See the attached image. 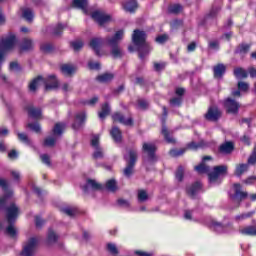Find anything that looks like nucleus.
Wrapping results in <instances>:
<instances>
[{"label": "nucleus", "instance_id": "obj_1", "mask_svg": "<svg viewBox=\"0 0 256 256\" xmlns=\"http://www.w3.org/2000/svg\"><path fill=\"white\" fill-rule=\"evenodd\" d=\"M4 209L6 221L8 226L6 228V233L10 237H17V228H15V221L19 217V207L15 203H9V196L4 195L0 198V211Z\"/></svg>", "mask_w": 256, "mask_h": 256}, {"label": "nucleus", "instance_id": "obj_2", "mask_svg": "<svg viewBox=\"0 0 256 256\" xmlns=\"http://www.w3.org/2000/svg\"><path fill=\"white\" fill-rule=\"evenodd\" d=\"M125 32L123 30H118L113 36H107L105 38V43L107 47H110V53L113 59H121L125 55L119 43L123 40Z\"/></svg>", "mask_w": 256, "mask_h": 256}, {"label": "nucleus", "instance_id": "obj_3", "mask_svg": "<svg viewBox=\"0 0 256 256\" xmlns=\"http://www.w3.org/2000/svg\"><path fill=\"white\" fill-rule=\"evenodd\" d=\"M147 34L145 31L134 30L132 34V41L136 47H138V53L140 59H145L149 53H151L152 49L149 43L146 41Z\"/></svg>", "mask_w": 256, "mask_h": 256}, {"label": "nucleus", "instance_id": "obj_4", "mask_svg": "<svg viewBox=\"0 0 256 256\" xmlns=\"http://www.w3.org/2000/svg\"><path fill=\"white\" fill-rule=\"evenodd\" d=\"M37 245H39V239L37 237H31L27 239L22 246L21 256H35L37 251Z\"/></svg>", "mask_w": 256, "mask_h": 256}, {"label": "nucleus", "instance_id": "obj_5", "mask_svg": "<svg viewBox=\"0 0 256 256\" xmlns=\"http://www.w3.org/2000/svg\"><path fill=\"white\" fill-rule=\"evenodd\" d=\"M91 17L96 21V23H98V25H100V27H105V25L113 21V17L111 15L99 10L94 11L91 14Z\"/></svg>", "mask_w": 256, "mask_h": 256}, {"label": "nucleus", "instance_id": "obj_6", "mask_svg": "<svg viewBox=\"0 0 256 256\" xmlns=\"http://www.w3.org/2000/svg\"><path fill=\"white\" fill-rule=\"evenodd\" d=\"M100 137L99 135H94L91 139V147L94 149L92 154L93 159H103L105 157V152L100 145Z\"/></svg>", "mask_w": 256, "mask_h": 256}, {"label": "nucleus", "instance_id": "obj_7", "mask_svg": "<svg viewBox=\"0 0 256 256\" xmlns=\"http://www.w3.org/2000/svg\"><path fill=\"white\" fill-rule=\"evenodd\" d=\"M128 155L129 160L126 168L124 169L125 177H131L133 175V169L135 167V163H137V150H129Z\"/></svg>", "mask_w": 256, "mask_h": 256}, {"label": "nucleus", "instance_id": "obj_8", "mask_svg": "<svg viewBox=\"0 0 256 256\" xmlns=\"http://www.w3.org/2000/svg\"><path fill=\"white\" fill-rule=\"evenodd\" d=\"M227 169L228 168L225 165L215 166L213 172L208 174L210 183H215L221 175H227Z\"/></svg>", "mask_w": 256, "mask_h": 256}, {"label": "nucleus", "instance_id": "obj_9", "mask_svg": "<svg viewBox=\"0 0 256 256\" xmlns=\"http://www.w3.org/2000/svg\"><path fill=\"white\" fill-rule=\"evenodd\" d=\"M224 107H226L227 113H231L232 115H237L239 113V102H237L235 99L228 97L224 101Z\"/></svg>", "mask_w": 256, "mask_h": 256}, {"label": "nucleus", "instance_id": "obj_10", "mask_svg": "<svg viewBox=\"0 0 256 256\" xmlns=\"http://www.w3.org/2000/svg\"><path fill=\"white\" fill-rule=\"evenodd\" d=\"M247 195V192L241 191V184L236 183L234 184V195H231L230 197L232 201H234V203H237V205H239L242 199H247Z\"/></svg>", "mask_w": 256, "mask_h": 256}, {"label": "nucleus", "instance_id": "obj_11", "mask_svg": "<svg viewBox=\"0 0 256 256\" xmlns=\"http://www.w3.org/2000/svg\"><path fill=\"white\" fill-rule=\"evenodd\" d=\"M84 193H91V191H101L103 185L99 184L97 180L87 179L86 184L82 186Z\"/></svg>", "mask_w": 256, "mask_h": 256}, {"label": "nucleus", "instance_id": "obj_12", "mask_svg": "<svg viewBox=\"0 0 256 256\" xmlns=\"http://www.w3.org/2000/svg\"><path fill=\"white\" fill-rule=\"evenodd\" d=\"M204 117L207 121H219L221 119V110L217 106H211Z\"/></svg>", "mask_w": 256, "mask_h": 256}, {"label": "nucleus", "instance_id": "obj_13", "mask_svg": "<svg viewBox=\"0 0 256 256\" xmlns=\"http://www.w3.org/2000/svg\"><path fill=\"white\" fill-rule=\"evenodd\" d=\"M143 153H147L149 161H155V151L157 147L153 143L144 142L142 145Z\"/></svg>", "mask_w": 256, "mask_h": 256}, {"label": "nucleus", "instance_id": "obj_14", "mask_svg": "<svg viewBox=\"0 0 256 256\" xmlns=\"http://www.w3.org/2000/svg\"><path fill=\"white\" fill-rule=\"evenodd\" d=\"M85 121H87V114L85 112H79L75 115V121L72 124V129L75 131L81 129V127L85 124Z\"/></svg>", "mask_w": 256, "mask_h": 256}, {"label": "nucleus", "instance_id": "obj_15", "mask_svg": "<svg viewBox=\"0 0 256 256\" xmlns=\"http://www.w3.org/2000/svg\"><path fill=\"white\" fill-rule=\"evenodd\" d=\"M43 82L46 91H49V89H57V87H59V81H57V76H55V74L49 75L48 77L44 78Z\"/></svg>", "mask_w": 256, "mask_h": 256}, {"label": "nucleus", "instance_id": "obj_16", "mask_svg": "<svg viewBox=\"0 0 256 256\" xmlns=\"http://www.w3.org/2000/svg\"><path fill=\"white\" fill-rule=\"evenodd\" d=\"M112 119L113 121L121 123L122 125H127V126L133 125V118L128 117L127 119H125V116L120 112L114 113L112 115Z\"/></svg>", "mask_w": 256, "mask_h": 256}, {"label": "nucleus", "instance_id": "obj_17", "mask_svg": "<svg viewBox=\"0 0 256 256\" xmlns=\"http://www.w3.org/2000/svg\"><path fill=\"white\" fill-rule=\"evenodd\" d=\"M25 111H27L29 117H32V119H41V108H36L31 104H28L25 106Z\"/></svg>", "mask_w": 256, "mask_h": 256}, {"label": "nucleus", "instance_id": "obj_18", "mask_svg": "<svg viewBox=\"0 0 256 256\" xmlns=\"http://www.w3.org/2000/svg\"><path fill=\"white\" fill-rule=\"evenodd\" d=\"M91 49L95 51L96 55H101V45H103V38H93L89 43Z\"/></svg>", "mask_w": 256, "mask_h": 256}, {"label": "nucleus", "instance_id": "obj_19", "mask_svg": "<svg viewBox=\"0 0 256 256\" xmlns=\"http://www.w3.org/2000/svg\"><path fill=\"white\" fill-rule=\"evenodd\" d=\"M234 149L235 146L233 145V142H225L224 144L220 145L219 153L222 155H231Z\"/></svg>", "mask_w": 256, "mask_h": 256}, {"label": "nucleus", "instance_id": "obj_20", "mask_svg": "<svg viewBox=\"0 0 256 256\" xmlns=\"http://www.w3.org/2000/svg\"><path fill=\"white\" fill-rule=\"evenodd\" d=\"M201 191V183L196 182L187 188V195L191 197V199H195L197 197V193Z\"/></svg>", "mask_w": 256, "mask_h": 256}, {"label": "nucleus", "instance_id": "obj_21", "mask_svg": "<svg viewBox=\"0 0 256 256\" xmlns=\"http://www.w3.org/2000/svg\"><path fill=\"white\" fill-rule=\"evenodd\" d=\"M44 78L41 76H38L37 78L33 79L29 84V91L32 93H35L37 89L40 87V85H44Z\"/></svg>", "mask_w": 256, "mask_h": 256}, {"label": "nucleus", "instance_id": "obj_22", "mask_svg": "<svg viewBox=\"0 0 256 256\" xmlns=\"http://www.w3.org/2000/svg\"><path fill=\"white\" fill-rule=\"evenodd\" d=\"M59 239V235L53 231V229L48 230L47 239H46V245L48 247H51V245H55Z\"/></svg>", "mask_w": 256, "mask_h": 256}, {"label": "nucleus", "instance_id": "obj_23", "mask_svg": "<svg viewBox=\"0 0 256 256\" xmlns=\"http://www.w3.org/2000/svg\"><path fill=\"white\" fill-rule=\"evenodd\" d=\"M241 235H247L249 237H256V226H247L239 229Z\"/></svg>", "mask_w": 256, "mask_h": 256}, {"label": "nucleus", "instance_id": "obj_24", "mask_svg": "<svg viewBox=\"0 0 256 256\" xmlns=\"http://www.w3.org/2000/svg\"><path fill=\"white\" fill-rule=\"evenodd\" d=\"M226 67L223 64H218L214 67V77L215 79H221L225 75Z\"/></svg>", "mask_w": 256, "mask_h": 256}, {"label": "nucleus", "instance_id": "obj_25", "mask_svg": "<svg viewBox=\"0 0 256 256\" xmlns=\"http://www.w3.org/2000/svg\"><path fill=\"white\" fill-rule=\"evenodd\" d=\"M65 127V123H56L52 130L54 137H61V135H63V131H65Z\"/></svg>", "mask_w": 256, "mask_h": 256}, {"label": "nucleus", "instance_id": "obj_26", "mask_svg": "<svg viewBox=\"0 0 256 256\" xmlns=\"http://www.w3.org/2000/svg\"><path fill=\"white\" fill-rule=\"evenodd\" d=\"M22 17L28 21V23L33 22V18L35 17V14L33 13V10L31 8H22Z\"/></svg>", "mask_w": 256, "mask_h": 256}, {"label": "nucleus", "instance_id": "obj_27", "mask_svg": "<svg viewBox=\"0 0 256 256\" xmlns=\"http://www.w3.org/2000/svg\"><path fill=\"white\" fill-rule=\"evenodd\" d=\"M110 135L116 143H121L122 134L121 130L117 126H114L112 128V130L110 131Z\"/></svg>", "mask_w": 256, "mask_h": 256}, {"label": "nucleus", "instance_id": "obj_28", "mask_svg": "<svg viewBox=\"0 0 256 256\" xmlns=\"http://www.w3.org/2000/svg\"><path fill=\"white\" fill-rule=\"evenodd\" d=\"M34 46L33 40L25 38L20 45V49L21 51H32Z\"/></svg>", "mask_w": 256, "mask_h": 256}, {"label": "nucleus", "instance_id": "obj_29", "mask_svg": "<svg viewBox=\"0 0 256 256\" xmlns=\"http://www.w3.org/2000/svg\"><path fill=\"white\" fill-rule=\"evenodd\" d=\"M72 5L76 9H82L84 13H87L88 0H73Z\"/></svg>", "mask_w": 256, "mask_h": 256}, {"label": "nucleus", "instance_id": "obj_30", "mask_svg": "<svg viewBox=\"0 0 256 256\" xmlns=\"http://www.w3.org/2000/svg\"><path fill=\"white\" fill-rule=\"evenodd\" d=\"M247 171H249V164H238L236 165L234 175H236V177H241V175L247 173Z\"/></svg>", "mask_w": 256, "mask_h": 256}, {"label": "nucleus", "instance_id": "obj_31", "mask_svg": "<svg viewBox=\"0 0 256 256\" xmlns=\"http://www.w3.org/2000/svg\"><path fill=\"white\" fill-rule=\"evenodd\" d=\"M61 213H64V215H67L68 217H75L77 215L78 211L77 208L72 206H66L60 209Z\"/></svg>", "mask_w": 256, "mask_h": 256}, {"label": "nucleus", "instance_id": "obj_32", "mask_svg": "<svg viewBox=\"0 0 256 256\" xmlns=\"http://www.w3.org/2000/svg\"><path fill=\"white\" fill-rule=\"evenodd\" d=\"M125 11L133 13L137 9V0H130L123 4Z\"/></svg>", "mask_w": 256, "mask_h": 256}, {"label": "nucleus", "instance_id": "obj_33", "mask_svg": "<svg viewBox=\"0 0 256 256\" xmlns=\"http://www.w3.org/2000/svg\"><path fill=\"white\" fill-rule=\"evenodd\" d=\"M65 27L67 26L63 24H58L54 28L49 27L48 30L51 31L52 35H54L55 37H59L61 33H63V29H65Z\"/></svg>", "mask_w": 256, "mask_h": 256}, {"label": "nucleus", "instance_id": "obj_34", "mask_svg": "<svg viewBox=\"0 0 256 256\" xmlns=\"http://www.w3.org/2000/svg\"><path fill=\"white\" fill-rule=\"evenodd\" d=\"M248 73L245 71V69L238 67L234 69V76L236 79H247Z\"/></svg>", "mask_w": 256, "mask_h": 256}, {"label": "nucleus", "instance_id": "obj_35", "mask_svg": "<svg viewBox=\"0 0 256 256\" xmlns=\"http://www.w3.org/2000/svg\"><path fill=\"white\" fill-rule=\"evenodd\" d=\"M113 74L111 73H104L101 74L99 76H97V81H99V83H109L110 81H113Z\"/></svg>", "mask_w": 256, "mask_h": 256}, {"label": "nucleus", "instance_id": "obj_36", "mask_svg": "<svg viewBox=\"0 0 256 256\" xmlns=\"http://www.w3.org/2000/svg\"><path fill=\"white\" fill-rule=\"evenodd\" d=\"M210 227L213 231H216V233H225V226L215 220L211 222Z\"/></svg>", "mask_w": 256, "mask_h": 256}, {"label": "nucleus", "instance_id": "obj_37", "mask_svg": "<svg viewBox=\"0 0 256 256\" xmlns=\"http://www.w3.org/2000/svg\"><path fill=\"white\" fill-rule=\"evenodd\" d=\"M106 189L111 191V193H115V191L119 189V187H117V181L115 179L108 180L106 182Z\"/></svg>", "mask_w": 256, "mask_h": 256}, {"label": "nucleus", "instance_id": "obj_38", "mask_svg": "<svg viewBox=\"0 0 256 256\" xmlns=\"http://www.w3.org/2000/svg\"><path fill=\"white\" fill-rule=\"evenodd\" d=\"M183 11V6L180 4H172L168 7V12L172 13V15H179Z\"/></svg>", "mask_w": 256, "mask_h": 256}, {"label": "nucleus", "instance_id": "obj_39", "mask_svg": "<svg viewBox=\"0 0 256 256\" xmlns=\"http://www.w3.org/2000/svg\"><path fill=\"white\" fill-rule=\"evenodd\" d=\"M61 71L64 75H73L75 73V66L64 64L61 66Z\"/></svg>", "mask_w": 256, "mask_h": 256}, {"label": "nucleus", "instance_id": "obj_40", "mask_svg": "<svg viewBox=\"0 0 256 256\" xmlns=\"http://www.w3.org/2000/svg\"><path fill=\"white\" fill-rule=\"evenodd\" d=\"M109 113H111V107H109V104H104L102 105V110L101 112H99V118L100 119H105L107 115H109Z\"/></svg>", "mask_w": 256, "mask_h": 256}, {"label": "nucleus", "instance_id": "obj_41", "mask_svg": "<svg viewBox=\"0 0 256 256\" xmlns=\"http://www.w3.org/2000/svg\"><path fill=\"white\" fill-rule=\"evenodd\" d=\"M55 143H57V136H49L44 140L45 147H55Z\"/></svg>", "mask_w": 256, "mask_h": 256}, {"label": "nucleus", "instance_id": "obj_42", "mask_svg": "<svg viewBox=\"0 0 256 256\" xmlns=\"http://www.w3.org/2000/svg\"><path fill=\"white\" fill-rule=\"evenodd\" d=\"M162 135H164V139L165 141H167V143H175V139L171 137V135L169 134V130H167V127L165 125L162 126Z\"/></svg>", "mask_w": 256, "mask_h": 256}, {"label": "nucleus", "instance_id": "obj_43", "mask_svg": "<svg viewBox=\"0 0 256 256\" xmlns=\"http://www.w3.org/2000/svg\"><path fill=\"white\" fill-rule=\"evenodd\" d=\"M17 137L22 143H25L26 145H32L31 139H29V136H27V134L17 132Z\"/></svg>", "mask_w": 256, "mask_h": 256}, {"label": "nucleus", "instance_id": "obj_44", "mask_svg": "<svg viewBox=\"0 0 256 256\" xmlns=\"http://www.w3.org/2000/svg\"><path fill=\"white\" fill-rule=\"evenodd\" d=\"M187 151V148H180V149H172L169 152L171 157H181Z\"/></svg>", "mask_w": 256, "mask_h": 256}, {"label": "nucleus", "instance_id": "obj_45", "mask_svg": "<svg viewBox=\"0 0 256 256\" xmlns=\"http://www.w3.org/2000/svg\"><path fill=\"white\" fill-rule=\"evenodd\" d=\"M149 199V194L145 190H138V201L140 203H145Z\"/></svg>", "mask_w": 256, "mask_h": 256}, {"label": "nucleus", "instance_id": "obj_46", "mask_svg": "<svg viewBox=\"0 0 256 256\" xmlns=\"http://www.w3.org/2000/svg\"><path fill=\"white\" fill-rule=\"evenodd\" d=\"M195 171H197V173H201V174H203V173H208V175H209V171H210V168H209V166H207V165H205V164H200V165H198V166H195Z\"/></svg>", "mask_w": 256, "mask_h": 256}, {"label": "nucleus", "instance_id": "obj_47", "mask_svg": "<svg viewBox=\"0 0 256 256\" xmlns=\"http://www.w3.org/2000/svg\"><path fill=\"white\" fill-rule=\"evenodd\" d=\"M107 250L109 251V253H111V255H119V249H117V245L113 243L107 244Z\"/></svg>", "mask_w": 256, "mask_h": 256}, {"label": "nucleus", "instance_id": "obj_48", "mask_svg": "<svg viewBox=\"0 0 256 256\" xmlns=\"http://www.w3.org/2000/svg\"><path fill=\"white\" fill-rule=\"evenodd\" d=\"M183 102V98L181 96L179 97H174L170 100V105L172 107H180L181 103Z\"/></svg>", "mask_w": 256, "mask_h": 256}, {"label": "nucleus", "instance_id": "obj_49", "mask_svg": "<svg viewBox=\"0 0 256 256\" xmlns=\"http://www.w3.org/2000/svg\"><path fill=\"white\" fill-rule=\"evenodd\" d=\"M27 127L34 131V133H41V125L39 123H28Z\"/></svg>", "mask_w": 256, "mask_h": 256}, {"label": "nucleus", "instance_id": "obj_50", "mask_svg": "<svg viewBox=\"0 0 256 256\" xmlns=\"http://www.w3.org/2000/svg\"><path fill=\"white\" fill-rule=\"evenodd\" d=\"M71 47L74 49V51H81V49H83V41L76 40L71 42Z\"/></svg>", "mask_w": 256, "mask_h": 256}, {"label": "nucleus", "instance_id": "obj_51", "mask_svg": "<svg viewBox=\"0 0 256 256\" xmlns=\"http://www.w3.org/2000/svg\"><path fill=\"white\" fill-rule=\"evenodd\" d=\"M185 174V170L183 169V166H179L177 171H176V179L177 181H183V177Z\"/></svg>", "mask_w": 256, "mask_h": 256}, {"label": "nucleus", "instance_id": "obj_52", "mask_svg": "<svg viewBox=\"0 0 256 256\" xmlns=\"http://www.w3.org/2000/svg\"><path fill=\"white\" fill-rule=\"evenodd\" d=\"M40 159H41L42 163H44L48 167H51V158L49 157V155L42 154V155H40Z\"/></svg>", "mask_w": 256, "mask_h": 256}, {"label": "nucleus", "instance_id": "obj_53", "mask_svg": "<svg viewBox=\"0 0 256 256\" xmlns=\"http://www.w3.org/2000/svg\"><path fill=\"white\" fill-rule=\"evenodd\" d=\"M138 106L145 111V109H149V102L145 99H140L138 100Z\"/></svg>", "mask_w": 256, "mask_h": 256}, {"label": "nucleus", "instance_id": "obj_54", "mask_svg": "<svg viewBox=\"0 0 256 256\" xmlns=\"http://www.w3.org/2000/svg\"><path fill=\"white\" fill-rule=\"evenodd\" d=\"M41 51L44 53H51L53 51V45L46 43L41 45Z\"/></svg>", "mask_w": 256, "mask_h": 256}, {"label": "nucleus", "instance_id": "obj_55", "mask_svg": "<svg viewBox=\"0 0 256 256\" xmlns=\"http://www.w3.org/2000/svg\"><path fill=\"white\" fill-rule=\"evenodd\" d=\"M204 142H200V143H195V142H191L188 144V149H199L200 147H204Z\"/></svg>", "mask_w": 256, "mask_h": 256}, {"label": "nucleus", "instance_id": "obj_56", "mask_svg": "<svg viewBox=\"0 0 256 256\" xmlns=\"http://www.w3.org/2000/svg\"><path fill=\"white\" fill-rule=\"evenodd\" d=\"M10 173L14 181H17V183L21 181V173L19 171L12 170Z\"/></svg>", "mask_w": 256, "mask_h": 256}, {"label": "nucleus", "instance_id": "obj_57", "mask_svg": "<svg viewBox=\"0 0 256 256\" xmlns=\"http://www.w3.org/2000/svg\"><path fill=\"white\" fill-rule=\"evenodd\" d=\"M238 89L239 91H248L249 84L247 82H238Z\"/></svg>", "mask_w": 256, "mask_h": 256}, {"label": "nucleus", "instance_id": "obj_58", "mask_svg": "<svg viewBox=\"0 0 256 256\" xmlns=\"http://www.w3.org/2000/svg\"><path fill=\"white\" fill-rule=\"evenodd\" d=\"M168 40H169V36H167V34H163V35L156 37L157 43H165Z\"/></svg>", "mask_w": 256, "mask_h": 256}, {"label": "nucleus", "instance_id": "obj_59", "mask_svg": "<svg viewBox=\"0 0 256 256\" xmlns=\"http://www.w3.org/2000/svg\"><path fill=\"white\" fill-rule=\"evenodd\" d=\"M251 215H253V212L238 215L235 217V219H236V221H243V219H248V217H251Z\"/></svg>", "mask_w": 256, "mask_h": 256}, {"label": "nucleus", "instance_id": "obj_60", "mask_svg": "<svg viewBox=\"0 0 256 256\" xmlns=\"http://www.w3.org/2000/svg\"><path fill=\"white\" fill-rule=\"evenodd\" d=\"M35 223H36V227L41 228L43 227V225H45V220L41 219V217L39 216H36Z\"/></svg>", "mask_w": 256, "mask_h": 256}, {"label": "nucleus", "instance_id": "obj_61", "mask_svg": "<svg viewBox=\"0 0 256 256\" xmlns=\"http://www.w3.org/2000/svg\"><path fill=\"white\" fill-rule=\"evenodd\" d=\"M117 203H118L119 207H124V208H127L130 205L129 201H127L125 199H118Z\"/></svg>", "mask_w": 256, "mask_h": 256}, {"label": "nucleus", "instance_id": "obj_62", "mask_svg": "<svg viewBox=\"0 0 256 256\" xmlns=\"http://www.w3.org/2000/svg\"><path fill=\"white\" fill-rule=\"evenodd\" d=\"M10 71H21V67L19 66V63L11 62L10 63Z\"/></svg>", "mask_w": 256, "mask_h": 256}, {"label": "nucleus", "instance_id": "obj_63", "mask_svg": "<svg viewBox=\"0 0 256 256\" xmlns=\"http://www.w3.org/2000/svg\"><path fill=\"white\" fill-rule=\"evenodd\" d=\"M88 67L90 69H101V64L99 62H89Z\"/></svg>", "mask_w": 256, "mask_h": 256}, {"label": "nucleus", "instance_id": "obj_64", "mask_svg": "<svg viewBox=\"0 0 256 256\" xmlns=\"http://www.w3.org/2000/svg\"><path fill=\"white\" fill-rule=\"evenodd\" d=\"M209 47H210V49L218 50L219 49V41H217V40L210 41Z\"/></svg>", "mask_w": 256, "mask_h": 256}]
</instances>
